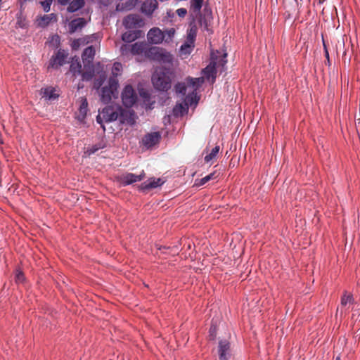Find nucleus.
<instances>
[{"mask_svg": "<svg viewBox=\"0 0 360 360\" xmlns=\"http://www.w3.org/2000/svg\"><path fill=\"white\" fill-rule=\"evenodd\" d=\"M117 120H119L121 123H127L129 125H133L134 123L133 114L129 111L122 109L119 105L106 106L96 117L97 122L101 125L103 130H105V127L103 125V122H110Z\"/></svg>", "mask_w": 360, "mask_h": 360, "instance_id": "obj_1", "label": "nucleus"}, {"mask_svg": "<svg viewBox=\"0 0 360 360\" xmlns=\"http://www.w3.org/2000/svg\"><path fill=\"white\" fill-rule=\"evenodd\" d=\"M173 77L174 72L172 70L158 68L152 75V82L156 89L167 91L172 86Z\"/></svg>", "mask_w": 360, "mask_h": 360, "instance_id": "obj_2", "label": "nucleus"}, {"mask_svg": "<svg viewBox=\"0 0 360 360\" xmlns=\"http://www.w3.org/2000/svg\"><path fill=\"white\" fill-rule=\"evenodd\" d=\"M146 58L151 60L160 63L161 65H162V67L160 68L172 70L173 56L162 48L157 46L150 47L146 52Z\"/></svg>", "mask_w": 360, "mask_h": 360, "instance_id": "obj_3", "label": "nucleus"}, {"mask_svg": "<svg viewBox=\"0 0 360 360\" xmlns=\"http://www.w3.org/2000/svg\"><path fill=\"white\" fill-rule=\"evenodd\" d=\"M118 79L115 77H110L108 86L101 89V99L103 103H108L111 101L112 96L117 94Z\"/></svg>", "mask_w": 360, "mask_h": 360, "instance_id": "obj_4", "label": "nucleus"}, {"mask_svg": "<svg viewBox=\"0 0 360 360\" xmlns=\"http://www.w3.org/2000/svg\"><path fill=\"white\" fill-rule=\"evenodd\" d=\"M122 101L123 105L127 108L132 107L137 101V94L131 85H127L122 92Z\"/></svg>", "mask_w": 360, "mask_h": 360, "instance_id": "obj_5", "label": "nucleus"}, {"mask_svg": "<svg viewBox=\"0 0 360 360\" xmlns=\"http://www.w3.org/2000/svg\"><path fill=\"white\" fill-rule=\"evenodd\" d=\"M123 25L126 29H136L143 27L144 20L138 14H129L123 19Z\"/></svg>", "mask_w": 360, "mask_h": 360, "instance_id": "obj_6", "label": "nucleus"}, {"mask_svg": "<svg viewBox=\"0 0 360 360\" xmlns=\"http://www.w3.org/2000/svg\"><path fill=\"white\" fill-rule=\"evenodd\" d=\"M217 354L219 360H229L231 358L232 350L228 340L223 339L219 341Z\"/></svg>", "mask_w": 360, "mask_h": 360, "instance_id": "obj_7", "label": "nucleus"}, {"mask_svg": "<svg viewBox=\"0 0 360 360\" xmlns=\"http://www.w3.org/2000/svg\"><path fill=\"white\" fill-rule=\"evenodd\" d=\"M217 57H215L214 53L211 54V61L210 64L205 68L202 72L204 74L205 78L207 80H210L211 83L213 84L216 79V75L217 72Z\"/></svg>", "mask_w": 360, "mask_h": 360, "instance_id": "obj_8", "label": "nucleus"}, {"mask_svg": "<svg viewBox=\"0 0 360 360\" xmlns=\"http://www.w3.org/2000/svg\"><path fill=\"white\" fill-rule=\"evenodd\" d=\"M204 77H198L193 78L191 77H188L186 79L187 87H192L193 89L192 94L186 96V100L190 102L191 103L193 101V96L195 98H196V90L203 84Z\"/></svg>", "mask_w": 360, "mask_h": 360, "instance_id": "obj_9", "label": "nucleus"}, {"mask_svg": "<svg viewBox=\"0 0 360 360\" xmlns=\"http://www.w3.org/2000/svg\"><path fill=\"white\" fill-rule=\"evenodd\" d=\"M68 53L63 49H59L50 60V66L53 68H58L66 63Z\"/></svg>", "mask_w": 360, "mask_h": 360, "instance_id": "obj_10", "label": "nucleus"}, {"mask_svg": "<svg viewBox=\"0 0 360 360\" xmlns=\"http://www.w3.org/2000/svg\"><path fill=\"white\" fill-rule=\"evenodd\" d=\"M145 176L146 174L144 171H142L139 175L132 173H127L120 177L119 181L122 186H125L137 181H141Z\"/></svg>", "mask_w": 360, "mask_h": 360, "instance_id": "obj_11", "label": "nucleus"}, {"mask_svg": "<svg viewBox=\"0 0 360 360\" xmlns=\"http://www.w3.org/2000/svg\"><path fill=\"white\" fill-rule=\"evenodd\" d=\"M204 0H191L190 2V13L192 19L199 17V22L202 25L203 19L200 14V11L202 7Z\"/></svg>", "mask_w": 360, "mask_h": 360, "instance_id": "obj_12", "label": "nucleus"}, {"mask_svg": "<svg viewBox=\"0 0 360 360\" xmlns=\"http://www.w3.org/2000/svg\"><path fill=\"white\" fill-rule=\"evenodd\" d=\"M147 36L148 41L154 44L162 43L165 38V34H164V32L158 27L150 29Z\"/></svg>", "mask_w": 360, "mask_h": 360, "instance_id": "obj_13", "label": "nucleus"}, {"mask_svg": "<svg viewBox=\"0 0 360 360\" xmlns=\"http://www.w3.org/2000/svg\"><path fill=\"white\" fill-rule=\"evenodd\" d=\"M161 139V134L159 131L151 132L146 134L143 139V145L147 148H150L158 143H159Z\"/></svg>", "mask_w": 360, "mask_h": 360, "instance_id": "obj_14", "label": "nucleus"}, {"mask_svg": "<svg viewBox=\"0 0 360 360\" xmlns=\"http://www.w3.org/2000/svg\"><path fill=\"white\" fill-rule=\"evenodd\" d=\"M143 34V32L140 30H130L122 34V39L126 43H131L141 37Z\"/></svg>", "mask_w": 360, "mask_h": 360, "instance_id": "obj_15", "label": "nucleus"}, {"mask_svg": "<svg viewBox=\"0 0 360 360\" xmlns=\"http://www.w3.org/2000/svg\"><path fill=\"white\" fill-rule=\"evenodd\" d=\"M149 48L148 47V44L146 42H136L131 44V55H141L144 54L146 57V52Z\"/></svg>", "mask_w": 360, "mask_h": 360, "instance_id": "obj_16", "label": "nucleus"}, {"mask_svg": "<svg viewBox=\"0 0 360 360\" xmlns=\"http://www.w3.org/2000/svg\"><path fill=\"white\" fill-rule=\"evenodd\" d=\"M157 0H146L141 6V11L147 15H150L158 8Z\"/></svg>", "mask_w": 360, "mask_h": 360, "instance_id": "obj_17", "label": "nucleus"}, {"mask_svg": "<svg viewBox=\"0 0 360 360\" xmlns=\"http://www.w3.org/2000/svg\"><path fill=\"white\" fill-rule=\"evenodd\" d=\"M95 53L96 50L92 46H88L84 50L82 55V58L85 65H89L92 63L94 58Z\"/></svg>", "mask_w": 360, "mask_h": 360, "instance_id": "obj_18", "label": "nucleus"}, {"mask_svg": "<svg viewBox=\"0 0 360 360\" xmlns=\"http://www.w3.org/2000/svg\"><path fill=\"white\" fill-rule=\"evenodd\" d=\"M163 183H164V181L160 178H158V179L150 178L141 184V188L146 189V190L150 189V188H155L158 186H160L161 185L163 184Z\"/></svg>", "mask_w": 360, "mask_h": 360, "instance_id": "obj_19", "label": "nucleus"}, {"mask_svg": "<svg viewBox=\"0 0 360 360\" xmlns=\"http://www.w3.org/2000/svg\"><path fill=\"white\" fill-rule=\"evenodd\" d=\"M215 55V57H217V70L218 71L222 72L224 70V67L227 63V60L226 59L227 54L224 53H221L219 51H217L216 53H213Z\"/></svg>", "mask_w": 360, "mask_h": 360, "instance_id": "obj_20", "label": "nucleus"}, {"mask_svg": "<svg viewBox=\"0 0 360 360\" xmlns=\"http://www.w3.org/2000/svg\"><path fill=\"white\" fill-rule=\"evenodd\" d=\"M70 71L74 75L77 76L82 73V65L78 58H73L70 66Z\"/></svg>", "mask_w": 360, "mask_h": 360, "instance_id": "obj_21", "label": "nucleus"}, {"mask_svg": "<svg viewBox=\"0 0 360 360\" xmlns=\"http://www.w3.org/2000/svg\"><path fill=\"white\" fill-rule=\"evenodd\" d=\"M86 25V20L83 18H79L72 20L70 22V32L73 33L76 32L78 29L82 28Z\"/></svg>", "mask_w": 360, "mask_h": 360, "instance_id": "obj_22", "label": "nucleus"}, {"mask_svg": "<svg viewBox=\"0 0 360 360\" xmlns=\"http://www.w3.org/2000/svg\"><path fill=\"white\" fill-rule=\"evenodd\" d=\"M85 5L84 0H73L69 3V5L67 8V11L69 13H74L77 11L79 9L84 7Z\"/></svg>", "mask_w": 360, "mask_h": 360, "instance_id": "obj_23", "label": "nucleus"}, {"mask_svg": "<svg viewBox=\"0 0 360 360\" xmlns=\"http://www.w3.org/2000/svg\"><path fill=\"white\" fill-rule=\"evenodd\" d=\"M197 32H198V27H197V25L195 23V19L193 18L189 23V26L187 30L186 37L190 38L191 39L195 40Z\"/></svg>", "mask_w": 360, "mask_h": 360, "instance_id": "obj_24", "label": "nucleus"}, {"mask_svg": "<svg viewBox=\"0 0 360 360\" xmlns=\"http://www.w3.org/2000/svg\"><path fill=\"white\" fill-rule=\"evenodd\" d=\"M56 21H57V15L56 14L51 13L49 15H44L39 20V25H40L41 27H46L51 22H56Z\"/></svg>", "mask_w": 360, "mask_h": 360, "instance_id": "obj_25", "label": "nucleus"}, {"mask_svg": "<svg viewBox=\"0 0 360 360\" xmlns=\"http://www.w3.org/2000/svg\"><path fill=\"white\" fill-rule=\"evenodd\" d=\"M188 109L187 103L176 104L174 108V114L176 116L183 115L186 113Z\"/></svg>", "mask_w": 360, "mask_h": 360, "instance_id": "obj_26", "label": "nucleus"}, {"mask_svg": "<svg viewBox=\"0 0 360 360\" xmlns=\"http://www.w3.org/2000/svg\"><path fill=\"white\" fill-rule=\"evenodd\" d=\"M43 96L49 100L55 99L58 97V95L55 93L56 90L53 88L49 87L42 89Z\"/></svg>", "mask_w": 360, "mask_h": 360, "instance_id": "obj_27", "label": "nucleus"}, {"mask_svg": "<svg viewBox=\"0 0 360 360\" xmlns=\"http://www.w3.org/2000/svg\"><path fill=\"white\" fill-rule=\"evenodd\" d=\"M353 303L354 298L352 295L347 294V292H345L341 298V304L344 307L348 305V307H349Z\"/></svg>", "mask_w": 360, "mask_h": 360, "instance_id": "obj_28", "label": "nucleus"}, {"mask_svg": "<svg viewBox=\"0 0 360 360\" xmlns=\"http://www.w3.org/2000/svg\"><path fill=\"white\" fill-rule=\"evenodd\" d=\"M215 178H216L215 173L214 172L211 173V174L205 176V177L202 178L201 179H200L199 182H197V180H196L195 185L197 186H202V185L205 184L207 182H208L209 181L214 179Z\"/></svg>", "mask_w": 360, "mask_h": 360, "instance_id": "obj_29", "label": "nucleus"}, {"mask_svg": "<svg viewBox=\"0 0 360 360\" xmlns=\"http://www.w3.org/2000/svg\"><path fill=\"white\" fill-rule=\"evenodd\" d=\"M220 147L219 146H216L214 148H212L210 153L207 154L205 157V161L206 162H210L212 160H213L217 155V153L219 152Z\"/></svg>", "mask_w": 360, "mask_h": 360, "instance_id": "obj_30", "label": "nucleus"}, {"mask_svg": "<svg viewBox=\"0 0 360 360\" xmlns=\"http://www.w3.org/2000/svg\"><path fill=\"white\" fill-rule=\"evenodd\" d=\"M193 49L194 48H193L192 46H191V45L182 44L181 46L180 50H179L180 55L181 56H187L192 52Z\"/></svg>", "mask_w": 360, "mask_h": 360, "instance_id": "obj_31", "label": "nucleus"}, {"mask_svg": "<svg viewBox=\"0 0 360 360\" xmlns=\"http://www.w3.org/2000/svg\"><path fill=\"white\" fill-rule=\"evenodd\" d=\"M174 88L177 94L185 95L188 87L187 84L186 85L185 83L179 82L175 85Z\"/></svg>", "mask_w": 360, "mask_h": 360, "instance_id": "obj_32", "label": "nucleus"}, {"mask_svg": "<svg viewBox=\"0 0 360 360\" xmlns=\"http://www.w3.org/2000/svg\"><path fill=\"white\" fill-rule=\"evenodd\" d=\"M122 70V65L120 63H115L112 69V77L117 78V75H120V72Z\"/></svg>", "mask_w": 360, "mask_h": 360, "instance_id": "obj_33", "label": "nucleus"}, {"mask_svg": "<svg viewBox=\"0 0 360 360\" xmlns=\"http://www.w3.org/2000/svg\"><path fill=\"white\" fill-rule=\"evenodd\" d=\"M163 32H164V34H165V38L164 40L166 42H169V41H172V38L174 37V34H175V30L174 28H171V29L165 30Z\"/></svg>", "mask_w": 360, "mask_h": 360, "instance_id": "obj_34", "label": "nucleus"}, {"mask_svg": "<svg viewBox=\"0 0 360 360\" xmlns=\"http://www.w3.org/2000/svg\"><path fill=\"white\" fill-rule=\"evenodd\" d=\"M131 44H122V46L120 47V51H121L122 55L128 56L129 54H131Z\"/></svg>", "mask_w": 360, "mask_h": 360, "instance_id": "obj_35", "label": "nucleus"}, {"mask_svg": "<svg viewBox=\"0 0 360 360\" xmlns=\"http://www.w3.org/2000/svg\"><path fill=\"white\" fill-rule=\"evenodd\" d=\"M93 35L91 36H86L82 38H79L77 39V43L80 42L81 46H84L93 41Z\"/></svg>", "mask_w": 360, "mask_h": 360, "instance_id": "obj_36", "label": "nucleus"}, {"mask_svg": "<svg viewBox=\"0 0 360 360\" xmlns=\"http://www.w3.org/2000/svg\"><path fill=\"white\" fill-rule=\"evenodd\" d=\"M88 103L86 98L82 99V103L79 107V112L82 115H85L87 111Z\"/></svg>", "mask_w": 360, "mask_h": 360, "instance_id": "obj_37", "label": "nucleus"}, {"mask_svg": "<svg viewBox=\"0 0 360 360\" xmlns=\"http://www.w3.org/2000/svg\"><path fill=\"white\" fill-rule=\"evenodd\" d=\"M81 74L83 80H90L94 76V70L91 69L89 71H86Z\"/></svg>", "mask_w": 360, "mask_h": 360, "instance_id": "obj_38", "label": "nucleus"}, {"mask_svg": "<svg viewBox=\"0 0 360 360\" xmlns=\"http://www.w3.org/2000/svg\"><path fill=\"white\" fill-rule=\"evenodd\" d=\"M52 1H53L52 0H44L41 2V4L43 6L44 11L45 12L47 13L50 11V7L52 4Z\"/></svg>", "mask_w": 360, "mask_h": 360, "instance_id": "obj_39", "label": "nucleus"}, {"mask_svg": "<svg viewBox=\"0 0 360 360\" xmlns=\"http://www.w3.org/2000/svg\"><path fill=\"white\" fill-rule=\"evenodd\" d=\"M104 79L101 77L95 80L94 83V88L96 89H98L103 84Z\"/></svg>", "mask_w": 360, "mask_h": 360, "instance_id": "obj_40", "label": "nucleus"}, {"mask_svg": "<svg viewBox=\"0 0 360 360\" xmlns=\"http://www.w3.org/2000/svg\"><path fill=\"white\" fill-rule=\"evenodd\" d=\"M176 14L181 17L184 18L186 15L187 14V10L184 8H179L176 11Z\"/></svg>", "mask_w": 360, "mask_h": 360, "instance_id": "obj_41", "label": "nucleus"}, {"mask_svg": "<svg viewBox=\"0 0 360 360\" xmlns=\"http://www.w3.org/2000/svg\"><path fill=\"white\" fill-rule=\"evenodd\" d=\"M216 332H217L216 327L212 326L210 327V339L214 340L215 338V337H216Z\"/></svg>", "mask_w": 360, "mask_h": 360, "instance_id": "obj_42", "label": "nucleus"}, {"mask_svg": "<svg viewBox=\"0 0 360 360\" xmlns=\"http://www.w3.org/2000/svg\"><path fill=\"white\" fill-rule=\"evenodd\" d=\"M195 41L194 39H191L190 38L186 37V41L183 44L184 45H191L193 48L195 47Z\"/></svg>", "mask_w": 360, "mask_h": 360, "instance_id": "obj_43", "label": "nucleus"}, {"mask_svg": "<svg viewBox=\"0 0 360 360\" xmlns=\"http://www.w3.org/2000/svg\"><path fill=\"white\" fill-rule=\"evenodd\" d=\"M73 49H77L81 46L80 42L77 43V39L74 40L72 44Z\"/></svg>", "mask_w": 360, "mask_h": 360, "instance_id": "obj_44", "label": "nucleus"}, {"mask_svg": "<svg viewBox=\"0 0 360 360\" xmlns=\"http://www.w3.org/2000/svg\"><path fill=\"white\" fill-rule=\"evenodd\" d=\"M70 1V0H57L58 3L63 6L67 5Z\"/></svg>", "mask_w": 360, "mask_h": 360, "instance_id": "obj_45", "label": "nucleus"}, {"mask_svg": "<svg viewBox=\"0 0 360 360\" xmlns=\"http://www.w3.org/2000/svg\"><path fill=\"white\" fill-rule=\"evenodd\" d=\"M23 278H24V276L22 273H19L18 275H17V279L18 281H22L23 280Z\"/></svg>", "mask_w": 360, "mask_h": 360, "instance_id": "obj_46", "label": "nucleus"}, {"mask_svg": "<svg viewBox=\"0 0 360 360\" xmlns=\"http://www.w3.org/2000/svg\"><path fill=\"white\" fill-rule=\"evenodd\" d=\"M204 11H205V15H211L212 14L211 10L210 8H207V7H205Z\"/></svg>", "mask_w": 360, "mask_h": 360, "instance_id": "obj_47", "label": "nucleus"}, {"mask_svg": "<svg viewBox=\"0 0 360 360\" xmlns=\"http://www.w3.org/2000/svg\"><path fill=\"white\" fill-rule=\"evenodd\" d=\"M324 53H325V56H326V59L328 60V61H329V53H328V50H326V51H325Z\"/></svg>", "mask_w": 360, "mask_h": 360, "instance_id": "obj_48", "label": "nucleus"}, {"mask_svg": "<svg viewBox=\"0 0 360 360\" xmlns=\"http://www.w3.org/2000/svg\"><path fill=\"white\" fill-rule=\"evenodd\" d=\"M323 49H324V52H325L326 50H328V49H327V46H326V44L325 43L324 39H323Z\"/></svg>", "mask_w": 360, "mask_h": 360, "instance_id": "obj_49", "label": "nucleus"}, {"mask_svg": "<svg viewBox=\"0 0 360 360\" xmlns=\"http://www.w3.org/2000/svg\"><path fill=\"white\" fill-rule=\"evenodd\" d=\"M96 150H97V148H96L94 150H92L91 153H95Z\"/></svg>", "mask_w": 360, "mask_h": 360, "instance_id": "obj_50", "label": "nucleus"}, {"mask_svg": "<svg viewBox=\"0 0 360 360\" xmlns=\"http://www.w3.org/2000/svg\"><path fill=\"white\" fill-rule=\"evenodd\" d=\"M119 6H120V5L117 6V10H119Z\"/></svg>", "mask_w": 360, "mask_h": 360, "instance_id": "obj_51", "label": "nucleus"}, {"mask_svg": "<svg viewBox=\"0 0 360 360\" xmlns=\"http://www.w3.org/2000/svg\"><path fill=\"white\" fill-rule=\"evenodd\" d=\"M336 360H340V357H338V358L336 359Z\"/></svg>", "mask_w": 360, "mask_h": 360, "instance_id": "obj_52", "label": "nucleus"}]
</instances>
